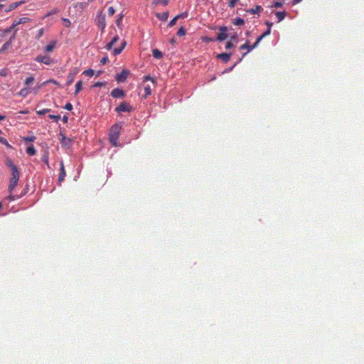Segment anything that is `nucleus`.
Instances as JSON below:
<instances>
[{
    "label": "nucleus",
    "instance_id": "49",
    "mask_svg": "<svg viewBox=\"0 0 364 364\" xmlns=\"http://www.w3.org/2000/svg\"><path fill=\"white\" fill-rule=\"evenodd\" d=\"M108 61V57L105 56V57H103L101 60H100V63L102 65H105L107 62Z\"/></svg>",
    "mask_w": 364,
    "mask_h": 364
},
{
    "label": "nucleus",
    "instance_id": "60",
    "mask_svg": "<svg viewBox=\"0 0 364 364\" xmlns=\"http://www.w3.org/2000/svg\"><path fill=\"white\" fill-rule=\"evenodd\" d=\"M5 118H6L5 116L0 114V121L4 119Z\"/></svg>",
    "mask_w": 364,
    "mask_h": 364
},
{
    "label": "nucleus",
    "instance_id": "18",
    "mask_svg": "<svg viewBox=\"0 0 364 364\" xmlns=\"http://www.w3.org/2000/svg\"><path fill=\"white\" fill-rule=\"evenodd\" d=\"M271 32L270 28H267V31L260 35L256 40V44H259V42L267 36L269 35Z\"/></svg>",
    "mask_w": 364,
    "mask_h": 364
},
{
    "label": "nucleus",
    "instance_id": "30",
    "mask_svg": "<svg viewBox=\"0 0 364 364\" xmlns=\"http://www.w3.org/2000/svg\"><path fill=\"white\" fill-rule=\"evenodd\" d=\"M144 89L145 92L144 97L146 98L147 96L151 94V88L149 85H146Z\"/></svg>",
    "mask_w": 364,
    "mask_h": 364
},
{
    "label": "nucleus",
    "instance_id": "35",
    "mask_svg": "<svg viewBox=\"0 0 364 364\" xmlns=\"http://www.w3.org/2000/svg\"><path fill=\"white\" fill-rule=\"evenodd\" d=\"M238 1L239 0H228V6L230 8H234Z\"/></svg>",
    "mask_w": 364,
    "mask_h": 364
},
{
    "label": "nucleus",
    "instance_id": "54",
    "mask_svg": "<svg viewBox=\"0 0 364 364\" xmlns=\"http://www.w3.org/2000/svg\"><path fill=\"white\" fill-rule=\"evenodd\" d=\"M123 16H121L117 21H116V23L118 26H119L120 23H121V21H122V18Z\"/></svg>",
    "mask_w": 364,
    "mask_h": 364
},
{
    "label": "nucleus",
    "instance_id": "29",
    "mask_svg": "<svg viewBox=\"0 0 364 364\" xmlns=\"http://www.w3.org/2000/svg\"><path fill=\"white\" fill-rule=\"evenodd\" d=\"M82 81H78L76 85H75V94L77 95V93H79L80 92V90H82Z\"/></svg>",
    "mask_w": 364,
    "mask_h": 364
},
{
    "label": "nucleus",
    "instance_id": "5",
    "mask_svg": "<svg viewBox=\"0 0 364 364\" xmlns=\"http://www.w3.org/2000/svg\"><path fill=\"white\" fill-rule=\"evenodd\" d=\"M129 74H130V73L129 70H123L121 73H119L115 75V80L118 82H124L127 80Z\"/></svg>",
    "mask_w": 364,
    "mask_h": 364
},
{
    "label": "nucleus",
    "instance_id": "42",
    "mask_svg": "<svg viewBox=\"0 0 364 364\" xmlns=\"http://www.w3.org/2000/svg\"><path fill=\"white\" fill-rule=\"evenodd\" d=\"M177 20H178L177 17H176V16H175V17H174V18H173V19L169 22V23H168V26H170V27L173 26L176 24V21H177Z\"/></svg>",
    "mask_w": 364,
    "mask_h": 364
},
{
    "label": "nucleus",
    "instance_id": "27",
    "mask_svg": "<svg viewBox=\"0 0 364 364\" xmlns=\"http://www.w3.org/2000/svg\"><path fill=\"white\" fill-rule=\"evenodd\" d=\"M26 153L30 155V156H33L36 154V149L34 148V146H28L27 149H26Z\"/></svg>",
    "mask_w": 364,
    "mask_h": 364
},
{
    "label": "nucleus",
    "instance_id": "46",
    "mask_svg": "<svg viewBox=\"0 0 364 364\" xmlns=\"http://www.w3.org/2000/svg\"><path fill=\"white\" fill-rule=\"evenodd\" d=\"M233 46H234L233 43L231 41H229L226 43L225 48L230 49V48H232Z\"/></svg>",
    "mask_w": 364,
    "mask_h": 364
},
{
    "label": "nucleus",
    "instance_id": "17",
    "mask_svg": "<svg viewBox=\"0 0 364 364\" xmlns=\"http://www.w3.org/2000/svg\"><path fill=\"white\" fill-rule=\"evenodd\" d=\"M118 41H119V37L117 36H114L111 40V41L106 45L105 48L107 50H111L112 48L113 45L114 43H116Z\"/></svg>",
    "mask_w": 364,
    "mask_h": 364
},
{
    "label": "nucleus",
    "instance_id": "55",
    "mask_svg": "<svg viewBox=\"0 0 364 364\" xmlns=\"http://www.w3.org/2000/svg\"><path fill=\"white\" fill-rule=\"evenodd\" d=\"M7 199L9 200H14L16 199L15 196H13L11 193L7 197Z\"/></svg>",
    "mask_w": 364,
    "mask_h": 364
},
{
    "label": "nucleus",
    "instance_id": "28",
    "mask_svg": "<svg viewBox=\"0 0 364 364\" xmlns=\"http://www.w3.org/2000/svg\"><path fill=\"white\" fill-rule=\"evenodd\" d=\"M1 133V131L0 130V134ZM0 143L5 145L9 149H12V146H11V144H9V142L7 141V140L4 137L0 136Z\"/></svg>",
    "mask_w": 364,
    "mask_h": 364
},
{
    "label": "nucleus",
    "instance_id": "9",
    "mask_svg": "<svg viewBox=\"0 0 364 364\" xmlns=\"http://www.w3.org/2000/svg\"><path fill=\"white\" fill-rule=\"evenodd\" d=\"M35 60L38 63H42L46 65H50L53 63L51 58L48 55H38L36 57Z\"/></svg>",
    "mask_w": 364,
    "mask_h": 364
},
{
    "label": "nucleus",
    "instance_id": "4",
    "mask_svg": "<svg viewBox=\"0 0 364 364\" xmlns=\"http://www.w3.org/2000/svg\"><path fill=\"white\" fill-rule=\"evenodd\" d=\"M117 112H130L132 111V107L127 102H122L115 108Z\"/></svg>",
    "mask_w": 364,
    "mask_h": 364
},
{
    "label": "nucleus",
    "instance_id": "10",
    "mask_svg": "<svg viewBox=\"0 0 364 364\" xmlns=\"http://www.w3.org/2000/svg\"><path fill=\"white\" fill-rule=\"evenodd\" d=\"M124 95V92L119 88H115L111 92V96L114 98L123 97Z\"/></svg>",
    "mask_w": 364,
    "mask_h": 364
},
{
    "label": "nucleus",
    "instance_id": "45",
    "mask_svg": "<svg viewBox=\"0 0 364 364\" xmlns=\"http://www.w3.org/2000/svg\"><path fill=\"white\" fill-rule=\"evenodd\" d=\"M48 83H53L54 85H58V82L55 80H49L46 82H45L43 84H48Z\"/></svg>",
    "mask_w": 364,
    "mask_h": 364
},
{
    "label": "nucleus",
    "instance_id": "34",
    "mask_svg": "<svg viewBox=\"0 0 364 364\" xmlns=\"http://www.w3.org/2000/svg\"><path fill=\"white\" fill-rule=\"evenodd\" d=\"M41 159H42V161H43V162H45V163L47 164L48 167V168H50V166H49V163H48V154H43V155L42 156Z\"/></svg>",
    "mask_w": 364,
    "mask_h": 364
},
{
    "label": "nucleus",
    "instance_id": "36",
    "mask_svg": "<svg viewBox=\"0 0 364 364\" xmlns=\"http://www.w3.org/2000/svg\"><path fill=\"white\" fill-rule=\"evenodd\" d=\"M63 21L65 27L69 28L70 26L71 22L68 18H63Z\"/></svg>",
    "mask_w": 364,
    "mask_h": 364
},
{
    "label": "nucleus",
    "instance_id": "1",
    "mask_svg": "<svg viewBox=\"0 0 364 364\" xmlns=\"http://www.w3.org/2000/svg\"><path fill=\"white\" fill-rule=\"evenodd\" d=\"M5 164L11 170V176L9 178V184L8 186V191H9V193H12V191H14V189L16 187V186L18 184V182L19 180V176H20V173L18 170L17 166L13 163V161L10 159H9V158L6 159Z\"/></svg>",
    "mask_w": 364,
    "mask_h": 364
},
{
    "label": "nucleus",
    "instance_id": "52",
    "mask_svg": "<svg viewBox=\"0 0 364 364\" xmlns=\"http://www.w3.org/2000/svg\"><path fill=\"white\" fill-rule=\"evenodd\" d=\"M35 139V136H31V137H26L24 138V140L26 141H33Z\"/></svg>",
    "mask_w": 364,
    "mask_h": 364
},
{
    "label": "nucleus",
    "instance_id": "11",
    "mask_svg": "<svg viewBox=\"0 0 364 364\" xmlns=\"http://www.w3.org/2000/svg\"><path fill=\"white\" fill-rule=\"evenodd\" d=\"M16 32V30L14 31L13 36L10 38L9 40H8L1 47V49L0 50V53L4 52L9 48L12 43V40L14 38L15 33Z\"/></svg>",
    "mask_w": 364,
    "mask_h": 364
},
{
    "label": "nucleus",
    "instance_id": "31",
    "mask_svg": "<svg viewBox=\"0 0 364 364\" xmlns=\"http://www.w3.org/2000/svg\"><path fill=\"white\" fill-rule=\"evenodd\" d=\"M83 74L87 77H92L95 74V71L92 69H88L83 72Z\"/></svg>",
    "mask_w": 364,
    "mask_h": 364
},
{
    "label": "nucleus",
    "instance_id": "41",
    "mask_svg": "<svg viewBox=\"0 0 364 364\" xmlns=\"http://www.w3.org/2000/svg\"><path fill=\"white\" fill-rule=\"evenodd\" d=\"M148 80H151L154 84L155 83V80L150 77L149 75H146L144 77V82H146V81H148Z\"/></svg>",
    "mask_w": 364,
    "mask_h": 364
},
{
    "label": "nucleus",
    "instance_id": "14",
    "mask_svg": "<svg viewBox=\"0 0 364 364\" xmlns=\"http://www.w3.org/2000/svg\"><path fill=\"white\" fill-rule=\"evenodd\" d=\"M127 43H126V41H123L121 44V46L118 48H114L113 50V55H119V53H121V52L124 49L125 46H126Z\"/></svg>",
    "mask_w": 364,
    "mask_h": 364
},
{
    "label": "nucleus",
    "instance_id": "32",
    "mask_svg": "<svg viewBox=\"0 0 364 364\" xmlns=\"http://www.w3.org/2000/svg\"><path fill=\"white\" fill-rule=\"evenodd\" d=\"M9 33L6 29H0V43L3 41V38L6 36V33Z\"/></svg>",
    "mask_w": 364,
    "mask_h": 364
},
{
    "label": "nucleus",
    "instance_id": "53",
    "mask_svg": "<svg viewBox=\"0 0 364 364\" xmlns=\"http://www.w3.org/2000/svg\"><path fill=\"white\" fill-rule=\"evenodd\" d=\"M43 28H41L39 31H38V38H41L43 34Z\"/></svg>",
    "mask_w": 364,
    "mask_h": 364
},
{
    "label": "nucleus",
    "instance_id": "19",
    "mask_svg": "<svg viewBox=\"0 0 364 364\" xmlns=\"http://www.w3.org/2000/svg\"><path fill=\"white\" fill-rule=\"evenodd\" d=\"M24 3H25V1H18V2H15V3H12V4H11L8 6V8H7L6 11H11V10H13V9H14L17 8L18 6H20V5H21L22 4H24Z\"/></svg>",
    "mask_w": 364,
    "mask_h": 364
},
{
    "label": "nucleus",
    "instance_id": "25",
    "mask_svg": "<svg viewBox=\"0 0 364 364\" xmlns=\"http://www.w3.org/2000/svg\"><path fill=\"white\" fill-rule=\"evenodd\" d=\"M262 9V6H256L255 9H248L247 11V12L250 13V14H257V13L259 12Z\"/></svg>",
    "mask_w": 364,
    "mask_h": 364
},
{
    "label": "nucleus",
    "instance_id": "58",
    "mask_svg": "<svg viewBox=\"0 0 364 364\" xmlns=\"http://www.w3.org/2000/svg\"><path fill=\"white\" fill-rule=\"evenodd\" d=\"M230 38H231L232 41H237V35H234V36H232L230 37Z\"/></svg>",
    "mask_w": 364,
    "mask_h": 364
},
{
    "label": "nucleus",
    "instance_id": "6",
    "mask_svg": "<svg viewBox=\"0 0 364 364\" xmlns=\"http://www.w3.org/2000/svg\"><path fill=\"white\" fill-rule=\"evenodd\" d=\"M257 45H258V44H256V42H255V43H254V45L250 46V45L249 44V42H248V41H247L245 43H244L243 45L240 46V50H245V49H247V52H246V53H243V54H242V58L239 59L238 62H240V61L242 60V58H244L248 52H250V51H251L252 50H253L254 48H255L257 46Z\"/></svg>",
    "mask_w": 364,
    "mask_h": 364
},
{
    "label": "nucleus",
    "instance_id": "50",
    "mask_svg": "<svg viewBox=\"0 0 364 364\" xmlns=\"http://www.w3.org/2000/svg\"><path fill=\"white\" fill-rule=\"evenodd\" d=\"M157 3H160L164 6H166L168 3V0H158Z\"/></svg>",
    "mask_w": 364,
    "mask_h": 364
},
{
    "label": "nucleus",
    "instance_id": "44",
    "mask_svg": "<svg viewBox=\"0 0 364 364\" xmlns=\"http://www.w3.org/2000/svg\"><path fill=\"white\" fill-rule=\"evenodd\" d=\"M188 16V13L187 12H183L181 14H178L176 16L177 18H186Z\"/></svg>",
    "mask_w": 364,
    "mask_h": 364
},
{
    "label": "nucleus",
    "instance_id": "15",
    "mask_svg": "<svg viewBox=\"0 0 364 364\" xmlns=\"http://www.w3.org/2000/svg\"><path fill=\"white\" fill-rule=\"evenodd\" d=\"M77 73V71L75 70L73 73H70L68 75V80H67V82H66L67 85H70L73 82V81L75 80V75H76Z\"/></svg>",
    "mask_w": 364,
    "mask_h": 364
},
{
    "label": "nucleus",
    "instance_id": "63",
    "mask_svg": "<svg viewBox=\"0 0 364 364\" xmlns=\"http://www.w3.org/2000/svg\"><path fill=\"white\" fill-rule=\"evenodd\" d=\"M94 1V0H88V1H90V2H92V1Z\"/></svg>",
    "mask_w": 364,
    "mask_h": 364
},
{
    "label": "nucleus",
    "instance_id": "62",
    "mask_svg": "<svg viewBox=\"0 0 364 364\" xmlns=\"http://www.w3.org/2000/svg\"><path fill=\"white\" fill-rule=\"evenodd\" d=\"M1 207H2V203H0V209L1 208Z\"/></svg>",
    "mask_w": 364,
    "mask_h": 364
},
{
    "label": "nucleus",
    "instance_id": "43",
    "mask_svg": "<svg viewBox=\"0 0 364 364\" xmlns=\"http://www.w3.org/2000/svg\"><path fill=\"white\" fill-rule=\"evenodd\" d=\"M64 109H67V110H72L73 109V105L71 103L68 102L67 103L65 107H64Z\"/></svg>",
    "mask_w": 364,
    "mask_h": 364
},
{
    "label": "nucleus",
    "instance_id": "23",
    "mask_svg": "<svg viewBox=\"0 0 364 364\" xmlns=\"http://www.w3.org/2000/svg\"><path fill=\"white\" fill-rule=\"evenodd\" d=\"M153 56L156 59H161L163 57L162 53L158 49H154L152 50Z\"/></svg>",
    "mask_w": 364,
    "mask_h": 364
},
{
    "label": "nucleus",
    "instance_id": "26",
    "mask_svg": "<svg viewBox=\"0 0 364 364\" xmlns=\"http://www.w3.org/2000/svg\"><path fill=\"white\" fill-rule=\"evenodd\" d=\"M232 23L235 26H242L245 23V21L241 18H236L233 20Z\"/></svg>",
    "mask_w": 364,
    "mask_h": 364
},
{
    "label": "nucleus",
    "instance_id": "20",
    "mask_svg": "<svg viewBox=\"0 0 364 364\" xmlns=\"http://www.w3.org/2000/svg\"><path fill=\"white\" fill-rule=\"evenodd\" d=\"M156 16L161 21H166V20H167V18L168 17V12L158 13V14H156Z\"/></svg>",
    "mask_w": 364,
    "mask_h": 364
},
{
    "label": "nucleus",
    "instance_id": "38",
    "mask_svg": "<svg viewBox=\"0 0 364 364\" xmlns=\"http://www.w3.org/2000/svg\"><path fill=\"white\" fill-rule=\"evenodd\" d=\"M34 81L33 77H28L25 80V85H28Z\"/></svg>",
    "mask_w": 364,
    "mask_h": 364
},
{
    "label": "nucleus",
    "instance_id": "37",
    "mask_svg": "<svg viewBox=\"0 0 364 364\" xmlns=\"http://www.w3.org/2000/svg\"><path fill=\"white\" fill-rule=\"evenodd\" d=\"M186 34V30L183 28V27H181L178 32H177V35L178 36H183Z\"/></svg>",
    "mask_w": 364,
    "mask_h": 364
},
{
    "label": "nucleus",
    "instance_id": "24",
    "mask_svg": "<svg viewBox=\"0 0 364 364\" xmlns=\"http://www.w3.org/2000/svg\"><path fill=\"white\" fill-rule=\"evenodd\" d=\"M276 16L278 18V22H280L282 21V20L284 19L285 16H286V12L285 11H277L276 12Z\"/></svg>",
    "mask_w": 364,
    "mask_h": 364
},
{
    "label": "nucleus",
    "instance_id": "40",
    "mask_svg": "<svg viewBox=\"0 0 364 364\" xmlns=\"http://www.w3.org/2000/svg\"><path fill=\"white\" fill-rule=\"evenodd\" d=\"M114 12H115V10H114V7H113V6H109V7L108 8V15H109V16H113V15H114Z\"/></svg>",
    "mask_w": 364,
    "mask_h": 364
},
{
    "label": "nucleus",
    "instance_id": "2",
    "mask_svg": "<svg viewBox=\"0 0 364 364\" xmlns=\"http://www.w3.org/2000/svg\"><path fill=\"white\" fill-rule=\"evenodd\" d=\"M120 129L121 127L117 124H114L111 127L109 139L110 143L114 146L118 145V139L119 136Z\"/></svg>",
    "mask_w": 364,
    "mask_h": 364
},
{
    "label": "nucleus",
    "instance_id": "7",
    "mask_svg": "<svg viewBox=\"0 0 364 364\" xmlns=\"http://www.w3.org/2000/svg\"><path fill=\"white\" fill-rule=\"evenodd\" d=\"M30 21V18H26V17H22V18H18V20L15 21L13 24L7 28V31H12L13 30L15 29V28L19 25V24H21V23H25L26 22H28Z\"/></svg>",
    "mask_w": 364,
    "mask_h": 364
},
{
    "label": "nucleus",
    "instance_id": "56",
    "mask_svg": "<svg viewBox=\"0 0 364 364\" xmlns=\"http://www.w3.org/2000/svg\"><path fill=\"white\" fill-rule=\"evenodd\" d=\"M265 24L267 25V28H271V27H272L273 23L269 22V21H266Z\"/></svg>",
    "mask_w": 364,
    "mask_h": 364
},
{
    "label": "nucleus",
    "instance_id": "48",
    "mask_svg": "<svg viewBox=\"0 0 364 364\" xmlns=\"http://www.w3.org/2000/svg\"><path fill=\"white\" fill-rule=\"evenodd\" d=\"M283 6V4L280 1H277L274 4L273 6L276 8H280Z\"/></svg>",
    "mask_w": 364,
    "mask_h": 364
},
{
    "label": "nucleus",
    "instance_id": "33",
    "mask_svg": "<svg viewBox=\"0 0 364 364\" xmlns=\"http://www.w3.org/2000/svg\"><path fill=\"white\" fill-rule=\"evenodd\" d=\"M50 109H43L37 110L36 113L38 115H43L46 113H48L50 112Z\"/></svg>",
    "mask_w": 364,
    "mask_h": 364
},
{
    "label": "nucleus",
    "instance_id": "3",
    "mask_svg": "<svg viewBox=\"0 0 364 364\" xmlns=\"http://www.w3.org/2000/svg\"><path fill=\"white\" fill-rule=\"evenodd\" d=\"M95 23L101 31H103L106 26L105 15L100 12L96 17Z\"/></svg>",
    "mask_w": 364,
    "mask_h": 364
},
{
    "label": "nucleus",
    "instance_id": "21",
    "mask_svg": "<svg viewBox=\"0 0 364 364\" xmlns=\"http://www.w3.org/2000/svg\"><path fill=\"white\" fill-rule=\"evenodd\" d=\"M61 135V139H60V142L62 144L65 145V146H68L70 144L71 142V140L70 138H68L66 137L65 135L63 134H60Z\"/></svg>",
    "mask_w": 364,
    "mask_h": 364
},
{
    "label": "nucleus",
    "instance_id": "61",
    "mask_svg": "<svg viewBox=\"0 0 364 364\" xmlns=\"http://www.w3.org/2000/svg\"><path fill=\"white\" fill-rule=\"evenodd\" d=\"M2 7H3V5L0 4V10L1 9Z\"/></svg>",
    "mask_w": 364,
    "mask_h": 364
},
{
    "label": "nucleus",
    "instance_id": "39",
    "mask_svg": "<svg viewBox=\"0 0 364 364\" xmlns=\"http://www.w3.org/2000/svg\"><path fill=\"white\" fill-rule=\"evenodd\" d=\"M48 117L50 119L55 120L56 122L60 119L59 115L49 114Z\"/></svg>",
    "mask_w": 364,
    "mask_h": 364
},
{
    "label": "nucleus",
    "instance_id": "59",
    "mask_svg": "<svg viewBox=\"0 0 364 364\" xmlns=\"http://www.w3.org/2000/svg\"><path fill=\"white\" fill-rule=\"evenodd\" d=\"M301 0H294V4L299 3Z\"/></svg>",
    "mask_w": 364,
    "mask_h": 364
},
{
    "label": "nucleus",
    "instance_id": "8",
    "mask_svg": "<svg viewBox=\"0 0 364 364\" xmlns=\"http://www.w3.org/2000/svg\"><path fill=\"white\" fill-rule=\"evenodd\" d=\"M227 31H228V28L226 26H221L219 28V33L218 34L216 40L218 41H223L225 39H226L228 37Z\"/></svg>",
    "mask_w": 364,
    "mask_h": 364
},
{
    "label": "nucleus",
    "instance_id": "57",
    "mask_svg": "<svg viewBox=\"0 0 364 364\" xmlns=\"http://www.w3.org/2000/svg\"><path fill=\"white\" fill-rule=\"evenodd\" d=\"M63 119V122L64 123H67V122H68V117L67 116H63V119Z\"/></svg>",
    "mask_w": 364,
    "mask_h": 364
},
{
    "label": "nucleus",
    "instance_id": "16",
    "mask_svg": "<svg viewBox=\"0 0 364 364\" xmlns=\"http://www.w3.org/2000/svg\"><path fill=\"white\" fill-rule=\"evenodd\" d=\"M56 46V41H53L45 47V51L46 53L52 52Z\"/></svg>",
    "mask_w": 364,
    "mask_h": 364
},
{
    "label": "nucleus",
    "instance_id": "13",
    "mask_svg": "<svg viewBox=\"0 0 364 364\" xmlns=\"http://www.w3.org/2000/svg\"><path fill=\"white\" fill-rule=\"evenodd\" d=\"M231 54L227 53H222L217 55V58L222 60L224 63H228L230 60Z\"/></svg>",
    "mask_w": 364,
    "mask_h": 364
},
{
    "label": "nucleus",
    "instance_id": "22",
    "mask_svg": "<svg viewBox=\"0 0 364 364\" xmlns=\"http://www.w3.org/2000/svg\"><path fill=\"white\" fill-rule=\"evenodd\" d=\"M30 93V89L28 87H24L21 89L19 92L18 95L23 97H26Z\"/></svg>",
    "mask_w": 364,
    "mask_h": 364
},
{
    "label": "nucleus",
    "instance_id": "12",
    "mask_svg": "<svg viewBox=\"0 0 364 364\" xmlns=\"http://www.w3.org/2000/svg\"><path fill=\"white\" fill-rule=\"evenodd\" d=\"M60 173L58 177V181L60 183L64 181L65 177L66 176L64 164L63 161H60Z\"/></svg>",
    "mask_w": 364,
    "mask_h": 364
},
{
    "label": "nucleus",
    "instance_id": "51",
    "mask_svg": "<svg viewBox=\"0 0 364 364\" xmlns=\"http://www.w3.org/2000/svg\"><path fill=\"white\" fill-rule=\"evenodd\" d=\"M56 13H58V10H57V9H53V10H52L51 11H50L49 13H48V14H46V16H49L53 15V14H56Z\"/></svg>",
    "mask_w": 364,
    "mask_h": 364
},
{
    "label": "nucleus",
    "instance_id": "47",
    "mask_svg": "<svg viewBox=\"0 0 364 364\" xmlns=\"http://www.w3.org/2000/svg\"><path fill=\"white\" fill-rule=\"evenodd\" d=\"M105 85V82H97L94 84L93 87H102Z\"/></svg>",
    "mask_w": 364,
    "mask_h": 364
}]
</instances>
